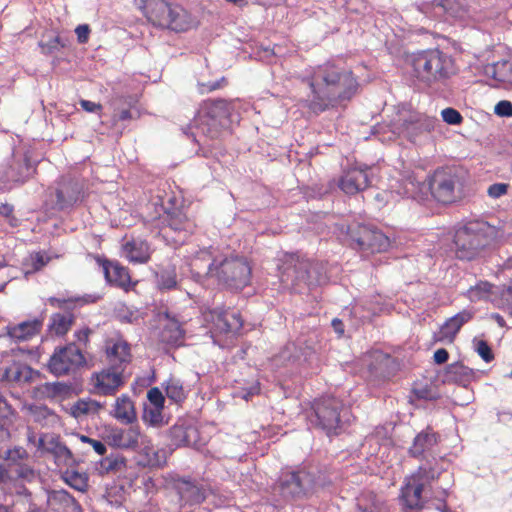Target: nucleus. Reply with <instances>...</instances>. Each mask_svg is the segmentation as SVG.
<instances>
[{
	"instance_id": "ea45409f",
	"label": "nucleus",
	"mask_w": 512,
	"mask_h": 512,
	"mask_svg": "<svg viewBox=\"0 0 512 512\" xmlns=\"http://www.w3.org/2000/svg\"><path fill=\"white\" fill-rule=\"evenodd\" d=\"M142 420L146 425L152 427H161L166 424L163 416V408L151 405H144Z\"/></svg>"
},
{
	"instance_id": "423d86ee",
	"label": "nucleus",
	"mask_w": 512,
	"mask_h": 512,
	"mask_svg": "<svg viewBox=\"0 0 512 512\" xmlns=\"http://www.w3.org/2000/svg\"><path fill=\"white\" fill-rule=\"evenodd\" d=\"M138 6L153 26L180 33L197 25L196 19L183 6L165 0H138Z\"/></svg>"
},
{
	"instance_id": "4d7b16f0",
	"label": "nucleus",
	"mask_w": 512,
	"mask_h": 512,
	"mask_svg": "<svg viewBox=\"0 0 512 512\" xmlns=\"http://www.w3.org/2000/svg\"><path fill=\"white\" fill-rule=\"evenodd\" d=\"M166 394L169 399H172L176 403H179L184 400L185 394L183 391V386H165Z\"/></svg>"
},
{
	"instance_id": "dca6fc26",
	"label": "nucleus",
	"mask_w": 512,
	"mask_h": 512,
	"mask_svg": "<svg viewBox=\"0 0 512 512\" xmlns=\"http://www.w3.org/2000/svg\"><path fill=\"white\" fill-rule=\"evenodd\" d=\"M85 365L86 359L82 350L74 342L56 347L48 363L50 371L56 376L68 374Z\"/></svg>"
},
{
	"instance_id": "37998d69",
	"label": "nucleus",
	"mask_w": 512,
	"mask_h": 512,
	"mask_svg": "<svg viewBox=\"0 0 512 512\" xmlns=\"http://www.w3.org/2000/svg\"><path fill=\"white\" fill-rule=\"evenodd\" d=\"M68 40L59 35L50 37L47 41L41 40L38 45L45 55H51L67 46Z\"/></svg>"
},
{
	"instance_id": "a19ab883",
	"label": "nucleus",
	"mask_w": 512,
	"mask_h": 512,
	"mask_svg": "<svg viewBox=\"0 0 512 512\" xmlns=\"http://www.w3.org/2000/svg\"><path fill=\"white\" fill-rule=\"evenodd\" d=\"M439 477L437 472L431 465H421L418 469L409 477L414 483H420L423 487L430 484L432 481Z\"/></svg>"
},
{
	"instance_id": "5701e85b",
	"label": "nucleus",
	"mask_w": 512,
	"mask_h": 512,
	"mask_svg": "<svg viewBox=\"0 0 512 512\" xmlns=\"http://www.w3.org/2000/svg\"><path fill=\"white\" fill-rule=\"evenodd\" d=\"M37 451L52 454L57 464H67L72 460V452L60 441L59 436L41 434L37 441Z\"/></svg>"
},
{
	"instance_id": "f704fd0d",
	"label": "nucleus",
	"mask_w": 512,
	"mask_h": 512,
	"mask_svg": "<svg viewBox=\"0 0 512 512\" xmlns=\"http://www.w3.org/2000/svg\"><path fill=\"white\" fill-rule=\"evenodd\" d=\"M424 487L420 483H414L407 479L401 490V498L404 505L409 509H420L423 506L422 492Z\"/></svg>"
},
{
	"instance_id": "72a5a7b5",
	"label": "nucleus",
	"mask_w": 512,
	"mask_h": 512,
	"mask_svg": "<svg viewBox=\"0 0 512 512\" xmlns=\"http://www.w3.org/2000/svg\"><path fill=\"white\" fill-rule=\"evenodd\" d=\"M474 316V313L469 310H462L450 317L445 321V323L441 326L439 340H443L445 338H449L452 341L456 334L459 332L461 327L470 321Z\"/></svg>"
},
{
	"instance_id": "bf43d9fd",
	"label": "nucleus",
	"mask_w": 512,
	"mask_h": 512,
	"mask_svg": "<svg viewBox=\"0 0 512 512\" xmlns=\"http://www.w3.org/2000/svg\"><path fill=\"white\" fill-rule=\"evenodd\" d=\"M154 381H156L155 369L153 367H149V370L143 375H137L132 384H152Z\"/></svg>"
},
{
	"instance_id": "e433bc0d",
	"label": "nucleus",
	"mask_w": 512,
	"mask_h": 512,
	"mask_svg": "<svg viewBox=\"0 0 512 512\" xmlns=\"http://www.w3.org/2000/svg\"><path fill=\"white\" fill-rule=\"evenodd\" d=\"M124 251L128 259L134 263H146L150 258L148 244L145 241H129L124 245Z\"/></svg>"
},
{
	"instance_id": "c85d7f7f",
	"label": "nucleus",
	"mask_w": 512,
	"mask_h": 512,
	"mask_svg": "<svg viewBox=\"0 0 512 512\" xmlns=\"http://www.w3.org/2000/svg\"><path fill=\"white\" fill-rule=\"evenodd\" d=\"M34 375L39 377L40 373L33 370L29 365L22 362L13 361V363L4 369H0V381H14L17 383H26L34 379Z\"/></svg>"
},
{
	"instance_id": "6e6552de",
	"label": "nucleus",
	"mask_w": 512,
	"mask_h": 512,
	"mask_svg": "<svg viewBox=\"0 0 512 512\" xmlns=\"http://www.w3.org/2000/svg\"><path fill=\"white\" fill-rule=\"evenodd\" d=\"M232 105L225 99L204 100L186 129H196L209 139H217L230 127Z\"/></svg>"
},
{
	"instance_id": "4c0bfd02",
	"label": "nucleus",
	"mask_w": 512,
	"mask_h": 512,
	"mask_svg": "<svg viewBox=\"0 0 512 512\" xmlns=\"http://www.w3.org/2000/svg\"><path fill=\"white\" fill-rule=\"evenodd\" d=\"M74 321L75 317L72 313H54L51 315L48 330L54 332L57 336H64L70 330Z\"/></svg>"
},
{
	"instance_id": "39448f33",
	"label": "nucleus",
	"mask_w": 512,
	"mask_h": 512,
	"mask_svg": "<svg viewBox=\"0 0 512 512\" xmlns=\"http://www.w3.org/2000/svg\"><path fill=\"white\" fill-rule=\"evenodd\" d=\"M407 63L412 67V76L425 87L443 83L457 73L452 55L439 48L412 52L407 55Z\"/></svg>"
},
{
	"instance_id": "f03ea898",
	"label": "nucleus",
	"mask_w": 512,
	"mask_h": 512,
	"mask_svg": "<svg viewBox=\"0 0 512 512\" xmlns=\"http://www.w3.org/2000/svg\"><path fill=\"white\" fill-rule=\"evenodd\" d=\"M281 283L297 294H308L329 282L327 266L322 261L304 258L298 253H284L278 260Z\"/></svg>"
},
{
	"instance_id": "69168bd1",
	"label": "nucleus",
	"mask_w": 512,
	"mask_h": 512,
	"mask_svg": "<svg viewBox=\"0 0 512 512\" xmlns=\"http://www.w3.org/2000/svg\"><path fill=\"white\" fill-rule=\"evenodd\" d=\"M449 359V352L445 348H439L434 352L433 360L437 365L444 364Z\"/></svg>"
},
{
	"instance_id": "e2e57ef3",
	"label": "nucleus",
	"mask_w": 512,
	"mask_h": 512,
	"mask_svg": "<svg viewBox=\"0 0 512 512\" xmlns=\"http://www.w3.org/2000/svg\"><path fill=\"white\" fill-rule=\"evenodd\" d=\"M71 387L72 386H58V385L45 386L46 393L53 398H57V397H60L62 394L68 393L70 391Z\"/></svg>"
},
{
	"instance_id": "f8f14e48",
	"label": "nucleus",
	"mask_w": 512,
	"mask_h": 512,
	"mask_svg": "<svg viewBox=\"0 0 512 512\" xmlns=\"http://www.w3.org/2000/svg\"><path fill=\"white\" fill-rule=\"evenodd\" d=\"M37 171V164L31 160V152L25 148H14L9 157L0 164V188L10 190L23 185Z\"/></svg>"
},
{
	"instance_id": "338daca9",
	"label": "nucleus",
	"mask_w": 512,
	"mask_h": 512,
	"mask_svg": "<svg viewBox=\"0 0 512 512\" xmlns=\"http://www.w3.org/2000/svg\"><path fill=\"white\" fill-rule=\"evenodd\" d=\"M92 333V330L88 327L78 330L75 332L74 336L78 342L82 343L84 346L89 342V335Z\"/></svg>"
},
{
	"instance_id": "20e7f679",
	"label": "nucleus",
	"mask_w": 512,
	"mask_h": 512,
	"mask_svg": "<svg viewBox=\"0 0 512 512\" xmlns=\"http://www.w3.org/2000/svg\"><path fill=\"white\" fill-rule=\"evenodd\" d=\"M425 183L431 197L444 206L459 203L473 194L468 172L458 166L436 168Z\"/></svg>"
},
{
	"instance_id": "412c9836",
	"label": "nucleus",
	"mask_w": 512,
	"mask_h": 512,
	"mask_svg": "<svg viewBox=\"0 0 512 512\" xmlns=\"http://www.w3.org/2000/svg\"><path fill=\"white\" fill-rule=\"evenodd\" d=\"M99 266L103 268L104 277L110 285L127 289L131 282L128 268L122 266L118 261H111L104 255L88 254Z\"/></svg>"
},
{
	"instance_id": "2f4dec72",
	"label": "nucleus",
	"mask_w": 512,
	"mask_h": 512,
	"mask_svg": "<svg viewBox=\"0 0 512 512\" xmlns=\"http://www.w3.org/2000/svg\"><path fill=\"white\" fill-rule=\"evenodd\" d=\"M156 316L159 321L164 318L170 322V325L165 326L160 333L161 341L167 344H176L183 337V330L177 316L172 314L168 308L160 309Z\"/></svg>"
},
{
	"instance_id": "09e8293b",
	"label": "nucleus",
	"mask_w": 512,
	"mask_h": 512,
	"mask_svg": "<svg viewBox=\"0 0 512 512\" xmlns=\"http://www.w3.org/2000/svg\"><path fill=\"white\" fill-rule=\"evenodd\" d=\"M0 457L17 464L19 461L27 459L28 453L23 447H14L5 451L0 450Z\"/></svg>"
},
{
	"instance_id": "774afa93",
	"label": "nucleus",
	"mask_w": 512,
	"mask_h": 512,
	"mask_svg": "<svg viewBox=\"0 0 512 512\" xmlns=\"http://www.w3.org/2000/svg\"><path fill=\"white\" fill-rule=\"evenodd\" d=\"M101 299L99 294H85L82 297L72 298L73 303L81 301L83 304L96 303Z\"/></svg>"
},
{
	"instance_id": "c03bdc74",
	"label": "nucleus",
	"mask_w": 512,
	"mask_h": 512,
	"mask_svg": "<svg viewBox=\"0 0 512 512\" xmlns=\"http://www.w3.org/2000/svg\"><path fill=\"white\" fill-rule=\"evenodd\" d=\"M168 225L175 231L185 229L186 215L178 207H172L167 216Z\"/></svg>"
},
{
	"instance_id": "5fc2aeb1",
	"label": "nucleus",
	"mask_w": 512,
	"mask_h": 512,
	"mask_svg": "<svg viewBox=\"0 0 512 512\" xmlns=\"http://www.w3.org/2000/svg\"><path fill=\"white\" fill-rule=\"evenodd\" d=\"M507 183H494L488 187L487 194L492 198H500L508 191Z\"/></svg>"
},
{
	"instance_id": "13d9d810",
	"label": "nucleus",
	"mask_w": 512,
	"mask_h": 512,
	"mask_svg": "<svg viewBox=\"0 0 512 512\" xmlns=\"http://www.w3.org/2000/svg\"><path fill=\"white\" fill-rule=\"evenodd\" d=\"M140 116L139 111L137 109H122L113 115L114 121H127L131 119H136Z\"/></svg>"
},
{
	"instance_id": "9b49d317",
	"label": "nucleus",
	"mask_w": 512,
	"mask_h": 512,
	"mask_svg": "<svg viewBox=\"0 0 512 512\" xmlns=\"http://www.w3.org/2000/svg\"><path fill=\"white\" fill-rule=\"evenodd\" d=\"M130 350V344L122 337L108 338L104 345L108 367L93 374L96 379L93 384H107V381H112V384H124L125 368L131 361Z\"/></svg>"
},
{
	"instance_id": "7c9ffc66",
	"label": "nucleus",
	"mask_w": 512,
	"mask_h": 512,
	"mask_svg": "<svg viewBox=\"0 0 512 512\" xmlns=\"http://www.w3.org/2000/svg\"><path fill=\"white\" fill-rule=\"evenodd\" d=\"M154 282L159 291H171L179 288L176 266L173 264L157 265L153 269Z\"/></svg>"
},
{
	"instance_id": "ddd939ff",
	"label": "nucleus",
	"mask_w": 512,
	"mask_h": 512,
	"mask_svg": "<svg viewBox=\"0 0 512 512\" xmlns=\"http://www.w3.org/2000/svg\"><path fill=\"white\" fill-rule=\"evenodd\" d=\"M317 360L315 349L306 344H296L288 342L280 351L272 358V364L275 367L288 368L290 373H302L304 365H312Z\"/></svg>"
},
{
	"instance_id": "6e6d98bb",
	"label": "nucleus",
	"mask_w": 512,
	"mask_h": 512,
	"mask_svg": "<svg viewBox=\"0 0 512 512\" xmlns=\"http://www.w3.org/2000/svg\"><path fill=\"white\" fill-rule=\"evenodd\" d=\"M190 278L202 287L207 285L209 279L213 278V274L209 273V266L207 267V271L205 273H200L190 269Z\"/></svg>"
},
{
	"instance_id": "f3484780",
	"label": "nucleus",
	"mask_w": 512,
	"mask_h": 512,
	"mask_svg": "<svg viewBox=\"0 0 512 512\" xmlns=\"http://www.w3.org/2000/svg\"><path fill=\"white\" fill-rule=\"evenodd\" d=\"M171 487L178 496L181 506L193 507L203 503L209 488L190 476H176L171 480Z\"/></svg>"
},
{
	"instance_id": "864d4df0",
	"label": "nucleus",
	"mask_w": 512,
	"mask_h": 512,
	"mask_svg": "<svg viewBox=\"0 0 512 512\" xmlns=\"http://www.w3.org/2000/svg\"><path fill=\"white\" fill-rule=\"evenodd\" d=\"M494 113L500 117H512V103L508 100L499 101L494 107Z\"/></svg>"
},
{
	"instance_id": "9d476101",
	"label": "nucleus",
	"mask_w": 512,
	"mask_h": 512,
	"mask_svg": "<svg viewBox=\"0 0 512 512\" xmlns=\"http://www.w3.org/2000/svg\"><path fill=\"white\" fill-rule=\"evenodd\" d=\"M311 409V423L325 431L327 435H338L344 424L350 421V409L334 396L315 399Z\"/></svg>"
},
{
	"instance_id": "f257e3e1",
	"label": "nucleus",
	"mask_w": 512,
	"mask_h": 512,
	"mask_svg": "<svg viewBox=\"0 0 512 512\" xmlns=\"http://www.w3.org/2000/svg\"><path fill=\"white\" fill-rule=\"evenodd\" d=\"M308 85L310 93L304 99L303 107L314 115L350 101L360 86L350 69L330 62L314 71Z\"/></svg>"
},
{
	"instance_id": "cd10ccee",
	"label": "nucleus",
	"mask_w": 512,
	"mask_h": 512,
	"mask_svg": "<svg viewBox=\"0 0 512 512\" xmlns=\"http://www.w3.org/2000/svg\"><path fill=\"white\" fill-rule=\"evenodd\" d=\"M140 431L138 428H113L107 435L109 445L121 449H135L138 446Z\"/></svg>"
},
{
	"instance_id": "0e129e2a",
	"label": "nucleus",
	"mask_w": 512,
	"mask_h": 512,
	"mask_svg": "<svg viewBox=\"0 0 512 512\" xmlns=\"http://www.w3.org/2000/svg\"><path fill=\"white\" fill-rule=\"evenodd\" d=\"M81 108L89 113H97L102 110V105L100 103H95L90 100H80Z\"/></svg>"
},
{
	"instance_id": "aec40b11",
	"label": "nucleus",
	"mask_w": 512,
	"mask_h": 512,
	"mask_svg": "<svg viewBox=\"0 0 512 512\" xmlns=\"http://www.w3.org/2000/svg\"><path fill=\"white\" fill-rule=\"evenodd\" d=\"M368 371L375 380H390L400 370L397 358L382 351H375L370 356Z\"/></svg>"
},
{
	"instance_id": "49530a36",
	"label": "nucleus",
	"mask_w": 512,
	"mask_h": 512,
	"mask_svg": "<svg viewBox=\"0 0 512 512\" xmlns=\"http://www.w3.org/2000/svg\"><path fill=\"white\" fill-rule=\"evenodd\" d=\"M473 346L474 350L484 362L490 363L492 360H494V353L486 340L478 339L475 337L473 339Z\"/></svg>"
},
{
	"instance_id": "7ed1b4c3",
	"label": "nucleus",
	"mask_w": 512,
	"mask_h": 512,
	"mask_svg": "<svg viewBox=\"0 0 512 512\" xmlns=\"http://www.w3.org/2000/svg\"><path fill=\"white\" fill-rule=\"evenodd\" d=\"M498 229L484 220H470L454 228L452 250L462 261L483 257L498 238Z\"/></svg>"
},
{
	"instance_id": "393cba45",
	"label": "nucleus",
	"mask_w": 512,
	"mask_h": 512,
	"mask_svg": "<svg viewBox=\"0 0 512 512\" xmlns=\"http://www.w3.org/2000/svg\"><path fill=\"white\" fill-rule=\"evenodd\" d=\"M82 193L83 186L78 181L69 179L61 182L55 190V207L58 210L72 207L80 200Z\"/></svg>"
},
{
	"instance_id": "6ab92c4d",
	"label": "nucleus",
	"mask_w": 512,
	"mask_h": 512,
	"mask_svg": "<svg viewBox=\"0 0 512 512\" xmlns=\"http://www.w3.org/2000/svg\"><path fill=\"white\" fill-rule=\"evenodd\" d=\"M212 329L219 334H237L243 327L244 320L235 309L214 308L211 312Z\"/></svg>"
},
{
	"instance_id": "1a4fd4ad",
	"label": "nucleus",
	"mask_w": 512,
	"mask_h": 512,
	"mask_svg": "<svg viewBox=\"0 0 512 512\" xmlns=\"http://www.w3.org/2000/svg\"><path fill=\"white\" fill-rule=\"evenodd\" d=\"M340 231L344 236V242L351 249L362 253H381L391 246L390 238L372 224L358 222L342 224Z\"/></svg>"
},
{
	"instance_id": "de8ad7c7",
	"label": "nucleus",
	"mask_w": 512,
	"mask_h": 512,
	"mask_svg": "<svg viewBox=\"0 0 512 512\" xmlns=\"http://www.w3.org/2000/svg\"><path fill=\"white\" fill-rule=\"evenodd\" d=\"M438 386H416L413 393L417 399L423 400H436L440 397Z\"/></svg>"
},
{
	"instance_id": "79ce46f5",
	"label": "nucleus",
	"mask_w": 512,
	"mask_h": 512,
	"mask_svg": "<svg viewBox=\"0 0 512 512\" xmlns=\"http://www.w3.org/2000/svg\"><path fill=\"white\" fill-rule=\"evenodd\" d=\"M65 482L78 491H86L88 488V477L85 473L78 471H66L64 474Z\"/></svg>"
},
{
	"instance_id": "4468645a",
	"label": "nucleus",
	"mask_w": 512,
	"mask_h": 512,
	"mask_svg": "<svg viewBox=\"0 0 512 512\" xmlns=\"http://www.w3.org/2000/svg\"><path fill=\"white\" fill-rule=\"evenodd\" d=\"M306 478L307 475L303 472H282L271 486V493L274 497L287 503L302 500L308 496Z\"/></svg>"
},
{
	"instance_id": "473e14b6",
	"label": "nucleus",
	"mask_w": 512,
	"mask_h": 512,
	"mask_svg": "<svg viewBox=\"0 0 512 512\" xmlns=\"http://www.w3.org/2000/svg\"><path fill=\"white\" fill-rule=\"evenodd\" d=\"M43 326V320L34 318L32 320L23 321L17 325L6 326L7 335L15 340L24 341L38 334Z\"/></svg>"
},
{
	"instance_id": "4be33fe9",
	"label": "nucleus",
	"mask_w": 512,
	"mask_h": 512,
	"mask_svg": "<svg viewBox=\"0 0 512 512\" xmlns=\"http://www.w3.org/2000/svg\"><path fill=\"white\" fill-rule=\"evenodd\" d=\"M438 442L439 435L431 427H427L415 436L408 454L412 458L428 459L434 453Z\"/></svg>"
},
{
	"instance_id": "58836bf2",
	"label": "nucleus",
	"mask_w": 512,
	"mask_h": 512,
	"mask_svg": "<svg viewBox=\"0 0 512 512\" xmlns=\"http://www.w3.org/2000/svg\"><path fill=\"white\" fill-rule=\"evenodd\" d=\"M102 408V405L90 398L79 399L70 408L71 415L78 419L90 414H97Z\"/></svg>"
},
{
	"instance_id": "c756f323",
	"label": "nucleus",
	"mask_w": 512,
	"mask_h": 512,
	"mask_svg": "<svg viewBox=\"0 0 512 512\" xmlns=\"http://www.w3.org/2000/svg\"><path fill=\"white\" fill-rule=\"evenodd\" d=\"M47 506L52 512H78L81 509L75 498L65 490L49 492Z\"/></svg>"
},
{
	"instance_id": "a211bd4d",
	"label": "nucleus",
	"mask_w": 512,
	"mask_h": 512,
	"mask_svg": "<svg viewBox=\"0 0 512 512\" xmlns=\"http://www.w3.org/2000/svg\"><path fill=\"white\" fill-rule=\"evenodd\" d=\"M372 184V168L367 164H355L343 170L338 187L347 195H355Z\"/></svg>"
},
{
	"instance_id": "bb28decb",
	"label": "nucleus",
	"mask_w": 512,
	"mask_h": 512,
	"mask_svg": "<svg viewBox=\"0 0 512 512\" xmlns=\"http://www.w3.org/2000/svg\"><path fill=\"white\" fill-rule=\"evenodd\" d=\"M482 371H475L462 362H454L447 365L442 384H470L479 380Z\"/></svg>"
},
{
	"instance_id": "b1692460",
	"label": "nucleus",
	"mask_w": 512,
	"mask_h": 512,
	"mask_svg": "<svg viewBox=\"0 0 512 512\" xmlns=\"http://www.w3.org/2000/svg\"><path fill=\"white\" fill-rule=\"evenodd\" d=\"M437 119L421 114H411L401 120L399 129L410 141L423 133H429L434 130Z\"/></svg>"
},
{
	"instance_id": "2eb2a0df",
	"label": "nucleus",
	"mask_w": 512,
	"mask_h": 512,
	"mask_svg": "<svg viewBox=\"0 0 512 512\" xmlns=\"http://www.w3.org/2000/svg\"><path fill=\"white\" fill-rule=\"evenodd\" d=\"M412 6L428 20L448 21L461 17L466 3L465 0H423L413 3Z\"/></svg>"
},
{
	"instance_id": "3c124183",
	"label": "nucleus",
	"mask_w": 512,
	"mask_h": 512,
	"mask_svg": "<svg viewBox=\"0 0 512 512\" xmlns=\"http://www.w3.org/2000/svg\"><path fill=\"white\" fill-rule=\"evenodd\" d=\"M147 399L148 403H145L144 405H151L155 407L164 408L165 398L162 392L158 389V387L154 386L152 389L148 391Z\"/></svg>"
},
{
	"instance_id": "a18cd8bd",
	"label": "nucleus",
	"mask_w": 512,
	"mask_h": 512,
	"mask_svg": "<svg viewBox=\"0 0 512 512\" xmlns=\"http://www.w3.org/2000/svg\"><path fill=\"white\" fill-rule=\"evenodd\" d=\"M144 453L147 457V464L150 466L161 467L166 463L165 451L162 449L146 446Z\"/></svg>"
},
{
	"instance_id": "680f3d73",
	"label": "nucleus",
	"mask_w": 512,
	"mask_h": 512,
	"mask_svg": "<svg viewBox=\"0 0 512 512\" xmlns=\"http://www.w3.org/2000/svg\"><path fill=\"white\" fill-rule=\"evenodd\" d=\"M91 29L88 24H80L76 27L75 33L77 35V41L80 44H85L88 42L89 35H90Z\"/></svg>"
},
{
	"instance_id": "0eeeda50",
	"label": "nucleus",
	"mask_w": 512,
	"mask_h": 512,
	"mask_svg": "<svg viewBox=\"0 0 512 512\" xmlns=\"http://www.w3.org/2000/svg\"><path fill=\"white\" fill-rule=\"evenodd\" d=\"M209 273L220 288L237 292L250 284L252 266L244 256H219L209 263Z\"/></svg>"
},
{
	"instance_id": "603ef678",
	"label": "nucleus",
	"mask_w": 512,
	"mask_h": 512,
	"mask_svg": "<svg viewBox=\"0 0 512 512\" xmlns=\"http://www.w3.org/2000/svg\"><path fill=\"white\" fill-rule=\"evenodd\" d=\"M49 261V258L45 256L43 252H36L31 255L32 269L27 271L25 274L35 273L41 270Z\"/></svg>"
},
{
	"instance_id": "c9c22d12",
	"label": "nucleus",
	"mask_w": 512,
	"mask_h": 512,
	"mask_svg": "<svg viewBox=\"0 0 512 512\" xmlns=\"http://www.w3.org/2000/svg\"><path fill=\"white\" fill-rule=\"evenodd\" d=\"M113 416L123 424H132L137 420V413L133 401L128 396L116 399Z\"/></svg>"
},
{
	"instance_id": "a878e982",
	"label": "nucleus",
	"mask_w": 512,
	"mask_h": 512,
	"mask_svg": "<svg viewBox=\"0 0 512 512\" xmlns=\"http://www.w3.org/2000/svg\"><path fill=\"white\" fill-rule=\"evenodd\" d=\"M169 435L172 444L177 447L194 446L200 440L196 426L185 420L177 421L170 428Z\"/></svg>"
},
{
	"instance_id": "052dcab7",
	"label": "nucleus",
	"mask_w": 512,
	"mask_h": 512,
	"mask_svg": "<svg viewBox=\"0 0 512 512\" xmlns=\"http://www.w3.org/2000/svg\"><path fill=\"white\" fill-rule=\"evenodd\" d=\"M498 294L502 302L510 309V315L512 316V285H503L499 288Z\"/></svg>"
},
{
	"instance_id": "8fccbe9b",
	"label": "nucleus",
	"mask_w": 512,
	"mask_h": 512,
	"mask_svg": "<svg viewBox=\"0 0 512 512\" xmlns=\"http://www.w3.org/2000/svg\"><path fill=\"white\" fill-rule=\"evenodd\" d=\"M441 117L442 120L448 125H460L464 120L461 113L453 107H447L443 109L441 111Z\"/></svg>"
}]
</instances>
